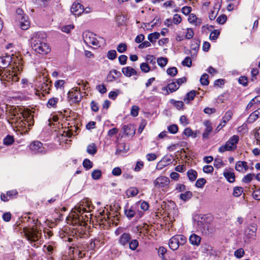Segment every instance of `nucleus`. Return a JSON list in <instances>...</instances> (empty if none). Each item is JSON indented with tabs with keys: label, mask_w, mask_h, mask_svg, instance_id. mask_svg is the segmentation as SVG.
Wrapping results in <instances>:
<instances>
[{
	"label": "nucleus",
	"mask_w": 260,
	"mask_h": 260,
	"mask_svg": "<svg viewBox=\"0 0 260 260\" xmlns=\"http://www.w3.org/2000/svg\"><path fill=\"white\" fill-rule=\"evenodd\" d=\"M117 50L119 53H123L127 50V46L125 43H120L117 47Z\"/></svg>",
	"instance_id": "603ef678"
},
{
	"label": "nucleus",
	"mask_w": 260,
	"mask_h": 260,
	"mask_svg": "<svg viewBox=\"0 0 260 260\" xmlns=\"http://www.w3.org/2000/svg\"><path fill=\"white\" fill-rule=\"evenodd\" d=\"M179 88V86L177 85L176 82L173 81L170 83H169L167 85V87L166 89L165 87H164L162 90H166L167 91L166 94H169V92L168 91V89L169 90L170 92H173L177 90Z\"/></svg>",
	"instance_id": "b1692460"
},
{
	"label": "nucleus",
	"mask_w": 260,
	"mask_h": 260,
	"mask_svg": "<svg viewBox=\"0 0 260 260\" xmlns=\"http://www.w3.org/2000/svg\"><path fill=\"white\" fill-rule=\"evenodd\" d=\"M68 98L73 101L74 103H79L81 101L82 97L79 95V92L70 91L68 93Z\"/></svg>",
	"instance_id": "dca6fc26"
},
{
	"label": "nucleus",
	"mask_w": 260,
	"mask_h": 260,
	"mask_svg": "<svg viewBox=\"0 0 260 260\" xmlns=\"http://www.w3.org/2000/svg\"><path fill=\"white\" fill-rule=\"evenodd\" d=\"M204 125L206 127L204 133L203 134V139H208L209 135L213 131V128L211 123L209 121H206L204 122Z\"/></svg>",
	"instance_id": "2eb2a0df"
},
{
	"label": "nucleus",
	"mask_w": 260,
	"mask_h": 260,
	"mask_svg": "<svg viewBox=\"0 0 260 260\" xmlns=\"http://www.w3.org/2000/svg\"><path fill=\"white\" fill-rule=\"evenodd\" d=\"M235 169L237 171L243 172L246 171L248 169L247 162L244 161H238L237 162Z\"/></svg>",
	"instance_id": "f3484780"
},
{
	"label": "nucleus",
	"mask_w": 260,
	"mask_h": 260,
	"mask_svg": "<svg viewBox=\"0 0 260 260\" xmlns=\"http://www.w3.org/2000/svg\"><path fill=\"white\" fill-rule=\"evenodd\" d=\"M183 134L186 136L187 137H190V136H192L193 137V138H196V134H194L193 135V131H192L191 129H190V128L188 127V128H186L184 132H183Z\"/></svg>",
	"instance_id": "6e6d98bb"
},
{
	"label": "nucleus",
	"mask_w": 260,
	"mask_h": 260,
	"mask_svg": "<svg viewBox=\"0 0 260 260\" xmlns=\"http://www.w3.org/2000/svg\"><path fill=\"white\" fill-rule=\"evenodd\" d=\"M124 213L126 216L129 219H132L137 213L140 217L143 213L139 211V204H135L132 206L129 209H125L124 210Z\"/></svg>",
	"instance_id": "0eeeda50"
},
{
	"label": "nucleus",
	"mask_w": 260,
	"mask_h": 260,
	"mask_svg": "<svg viewBox=\"0 0 260 260\" xmlns=\"http://www.w3.org/2000/svg\"><path fill=\"white\" fill-rule=\"evenodd\" d=\"M220 35V31L217 29H214L210 35L209 38L211 41H216Z\"/></svg>",
	"instance_id": "e433bc0d"
},
{
	"label": "nucleus",
	"mask_w": 260,
	"mask_h": 260,
	"mask_svg": "<svg viewBox=\"0 0 260 260\" xmlns=\"http://www.w3.org/2000/svg\"><path fill=\"white\" fill-rule=\"evenodd\" d=\"M127 60V57L125 55H121L118 57L119 63L121 65H124L126 64Z\"/></svg>",
	"instance_id": "69168bd1"
},
{
	"label": "nucleus",
	"mask_w": 260,
	"mask_h": 260,
	"mask_svg": "<svg viewBox=\"0 0 260 260\" xmlns=\"http://www.w3.org/2000/svg\"><path fill=\"white\" fill-rule=\"evenodd\" d=\"M136 204H139V207L143 211H146L149 208V204L146 202L143 201L142 202L137 203Z\"/></svg>",
	"instance_id": "052dcab7"
},
{
	"label": "nucleus",
	"mask_w": 260,
	"mask_h": 260,
	"mask_svg": "<svg viewBox=\"0 0 260 260\" xmlns=\"http://www.w3.org/2000/svg\"><path fill=\"white\" fill-rule=\"evenodd\" d=\"M171 104L173 105L178 110H182L183 109L184 104L182 101H176L174 99H171L170 101Z\"/></svg>",
	"instance_id": "c85d7f7f"
},
{
	"label": "nucleus",
	"mask_w": 260,
	"mask_h": 260,
	"mask_svg": "<svg viewBox=\"0 0 260 260\" xmlns=\"http://www.w3.org/2000/svg\"><path fill=\"white\" fill-rule=\"evenodd\" d=\"M74 212L75 214H73L72 216H69L67 217L68 223L73 225H80V220L78 215L79 213L77 212L76 210H75Z\"/></svg>",
	"instance_id": "9b49d317"
},
{
	"label": "nucleus",
	"mask_w": 260,
	"mask_h": 260,
	"mask_svg": "<svg viewBox=\"0 0 260 260\" xmlns=\"http://www.w3.org/2000/svg\"><path fill=\"white\" fill-rule=\"evenodd\" d=\"M14 142L13 136L11 135H7L3 140V144L5 145H12Z\"/></svg>",
	"instance_id": "2f4dec72"
},
{
	"label": "nucleus",
	"mask_w": 260,
	"mask_h": 260,
	"mask_svg": "<svg viewBox=\"0 0 260 260\" xmlns=\"http://www.w3.org/2000/svg\"><path fill=\"white\" fill-rule=\"evenodd\" d=\"M239 140V137L237 135L232 136L224 145L221 146L218 151L220 153H223L227 151H233L236 149L237 144Z\"/></svg>",
	"instance_id": "7ed1b4c3"
},
{
	"label": "nucleus",
	"mask_w": 260,
	"mask_h": 260,
	"mask_svg": "<svg viewBox=\"0 0 260 260\" xmlns=\"http://www.w3.org/2000/svg\"><path fill=\"white\" fill-rule=\"evenodd\" d=\"M122 73L126 77H131L137 75L136 71L131 67H126L122 69Z\"/></svg>",
	"instance_id": "6ab92c4d"
},
{
	"label": "nucleus",
	"mask_w": 260,
	"mask_h": 260,
	"mask_svg": "<svg viewBox=\"0 0 260 260\" xmlns=\"http://www.w3.org/2000/svg\"><path fill=\"white\" fill-rule=\"evenodd\" d=\"M87 152L92 155H94L97 152V147L94 143H91L87 147Z\"/></svg>",
	"instance_id": "bb28decb"
},
{
	"label": "nucleus",
	"mask_w": 260,
	"mask_h": 260,
	"mask_svg": "<svg viewBox=\"0 0 260 260\" xmlns=\"http://www.w3.org/2000/svg\"><path fill=\"white\" fill-rule=\"evenodd\" d=\"M32 49L41 55H46L51 51V48L47 43L46 35L44 32L33 33L30 39Z\"/></svg>",
	"instance_id": "f257e3e1"
},
{
	"label": "nucleus",
	"mask_w": 260,
	"mask_h": 260,
	"mask_svg": "<svg viewBox=\"0 0 260 260\" xmlns=\"http://www.w3.org/2000/svg\"><path fill=\"white\" fill-rule=\"evenodd\" d=\"M58 100H59L57 98H52L50 99L47 103V107L49 108H55Z\"/></svg>",
	"instance_id": "c756f323"
},
{
	"label": "nucleus",
	"mask_w": 260,
	"mask_h": 260,
	"mask_svg": "<svg viewBox=\"0 0 260 260\" xmlns=\"http://www.w3.org/2000/svg\"><path fill=\"white\" fill-rule=\"evenodd\" d=\"M158 253L160 257L162 258H166L165 254L167 253V249L164 247H160L158 250Z\"/></svg>",
	"instance_id": "13d9d810"
},
{
	"label": "nucleus",
	"mask_w": 260,
	"mask_h": 260,
	"mask_svg": "<svg viewBox=\"0 0 260 260\" xmlns=\"http://www.w3.org/2000/svg\"><path fill=\"white\" fill-rule=\"evenodd\" d=\"M260 116V108L252 113L248 118L249 123H253Z\"/></svg>",
	"instance_id": "5701e85b"
},
{
	"label": "nucleus",
	"mask_w": 260,
	"mask_h": 260,
	"mask_svg": "<svg viewBox=\"0 0 260 260\" xmlns=\"http://www.w3.org/2000/svg\"><path fill=\"white\" fill-rule=\"evenodd\" d=\"M30 149L35 153L44 154L46 150L43 147V144L40 141H34L30 145Z\"/></svg>",
	"instance_id": "1a4fd4ad"
},
{
	"label": "nucleus",
	"mask_w": 260,
	"mask_h": 260,
	"mask_svg": "<svg viewBox=\"0 0 260 260\" xmlns=\"http://www.w3.org/2000/svg\"><path fill=\"white\" fill-rule=\"evenodd\" d=\"M93 209L92 206L87 199H84L80 201L78 205L76 206L74 210L80 214L85 212H89Z\"/></svg>",
	"instance_id": "39448f33"
},
{
	"label": "nucleus",
	"mask_w": 260,
	"mask_h": 260,
	"mask_svg": "<svg viewBox=\"0 0 260 260\" xmlns=\"http://www.w3.org/2000/svg\"><path fill=\"white\" fill-rule=\"evenodd\" d=\"M84 11L83 6L80 3H74L73 4L71 11L74 15L79 16L81 15Z\"/></svg>",
	"instance_id": "9d476101"
},
{
	"label": "nucleus",
	"mask_w": 260,
	"mask_h": 260,
	"mask_svg": "<svg viewBox=\"0 0 260 260\" xmlns=\"http://www.w3.org/2000/svg\"><path fill=\"white\" fill-rule=\"evenodd\" d=\"M189 240L191 244L196 246H199L200 244L201 238L197 235L193 234L190 235Z\"/></svg>",
	"instance_id": "4be33fe9"
},
{
	"label": "nucleus",
	"mask_w": 260,
	"mask_h": 260,
	"mask_svg": "<svg viewBox=\"0 0 260 260\" xmlns=\"http://www.w3.org/2000/svg\"><path fill=\"white\" fill-rule=\"evenodd\" d=\"M129 248L132 250H135L137 249L139 245V242L137 240L134 239L130 240L128 242Z\"/></svg>",
	"instance_id": "c9c22d12"
},
{
	"label": "nucleus",
	"mask_w": 260,
	"mask_h": 260,
	"mask_svg": "<svg viewBox=\"0 0 260 260\" xmlns=\"http://www.w3.org/2000/svg\"><path fill=\"white\" fill-rule=\"evenodd\" d=\"M160 37V34L158 32H154L153 33H151L148 36V40L151 42L153 43L155 42L156 40H157Z\"/></svg>",
	"instance_id": "7c9ffc66"
},
{
	"label": "nucleus",
	"mask_w": 260,
	"mask_h": 260,
	"mask_svg": "<svg viewBox=\"0 0 260 260\" xmlns=\"http://www.w3.org/2000/svg\"><path fill=\"white\" fill-rule=\"evenodd\" d=\"M245 254V251L243 248H239L234 252V255L238 258H241Z\"/></svg>",
	"instance_id": "3c124183"
},
{
	"label": "nucleus",
	"mask_w": 260,
	"mask_h": 260,
	"mask_svg": "<svg viewBox=\"0 0 260 260\" xmlns=\"http://www.w3.org/2000/svg\"><path fill=\"white\" fill-rule=\"evenodd\" d=\"M206 183V180L204 178L198 179L196 183V186L198 188H202Z\"/></svg>",
	"instance_id": "09e8293b"
},
{
	"label": "nucleus",
	"mask_w": 260,
	"mask_h": 260,
	"mask_svg": "<svg viewBox=\"0 0 260 260\" xmlns=\"http://www.w3.org/2000/svg\"><path fill=\"white\" fill-rule=\"evenodd\" d=\"M168 129L170 133L175 134L177 133L178 131V127L176 124H171L168 126Z\"/></svg>",
	"instance_id": "5fc2aeb1"
},
{
	"label": "nucleus",
	"mask_w": 260,
	"mask_h": 260,
	"mask_svg": "<svg viewBox=\"0 0 260 260\" xmlns=\"http://www.w3.org/2000/svg\"><path fill=\"white\" fill-rule=\"evenodd\" d=\"M131 235L129 233H122L119 238L118 243L120 245L123 246H126L131 240Z\"/></svg>",
	"instance_id": "f8f14e48"
},
{
	"label": "nucleus",
	"mask_w": 260,
	"mask_h": 260,
	"mask_svg": "<svg viewBox=\"0 0 260 260\" xmlns=\"http://www.w3.org/2000/svg\"><path fill=\"white\" fill-rule=\"evenodd\" d=\"M187 175L190 181H194L197 178L198 173L196 171L190 169L187 172Z\"/></svg>",
	"instance_id": "a878e982"
},
{
	"label": "nucleus",
	"mask_w": 260,
	"mask_h": 260,
	"mask_svg": "<svg viewBox=\"0 0 260 260\" xmlns=\"http://www.w3.org/2000/svg\"><path fill=\"white\" fill-rule=\"evenodd\" d=\"M256 231L257 225L253 223L247 226L245 230L244 234L248 239H254L256 237Z\"/></svg>",
	"instance_id": "6e6552de"
},
{
	"label": "nucleus",
	"mask_w": 260,
	"mask_h": 260,
	"mask_svg": "<svg viewBox=\"0 0 260 260\" xmlns=\"http://www.w3.org/2000/svg\"><path fill=\"white\" fill-rule=\"evenodd\" d=\"M127 192L128 194L134 197L138 193V190L136 188L132 187L127 190Z\"/></svg>",
	"instance_id": "680f3d73"
},
{
	"label": "nucleus",
	"mask_w": 260,
	"mask_h": 260,
	"mask_svg": "<svg viewBox=\"0 0 260 260\" xmlns=\"http://www.w3.org/2000/svg\"><path fill=\"white\" fill-rule=\"evenodd\" d=\"M139 108L137 106H133L131 109V114L134 116L136 117L138 115Z\"/></svg>",
	"instance_id": "0e129e2a"
},
{
	"label": "nucleus",
	"mask_w": 260,
	"mask_h": 260,
	"mask_svg": "<svg viewBox=\"0 0 260 260\" xmlns=\"http://www.w3.org/2000/svg\"><path fill=\"white\" fill-rule=\"evenodd\" d=\"M25 116L22 108L15 107L9 112L8 121L12 124H14L16 127L22 126L23 124L22 118H25Z\"/></svg>",
	"instance_id": "f03ea898"
},
{
	"label": "nucleus",
	"mask_w": 260,
	"mask_h": 260,
	"mask_svg": "<svg viewBox=\"0 0 260 260\" xmlns=\"http://www.w3.org/2000/svg\"><path fill=\"white\" fill-rule=\"evenodd\" d=\"M120 93V91L119 89L116 91H110L109 93V98L111 100H115Z\"/></svg>",
	"instance_id": "49530a36"
},
{
	"label": "nucleus",
	"mask_w": 260,
	"mask_h": 260,
	"mask_svg": "<svg viewBox=\"0 0 260 260\" xmlns=\"http://www.w3.org/2000/svg\"><path fill=\"white\" fill-rule=\"evenodd\" d=\"M146 60L148 63H149L152 64H155V58L153 55H148L146 56Z\"/></svg>",
	"instance_id": "774afa93"
},
{
	"label": "nucleus",
	"mask_w": 260,
	"mask_h": 260,
	"mask_svg": "<svg viewBox=\"0 0 260 260\" xmlns=\"http://www.w3.org/2000/svg\"><path fill=\"white\" fill-rule=\"evenodd\" d=\"M175 236L177 239H178L179 245H183L186 242L187 239L185 236L180 235H176Z\"/></svg>",
	"instance_id": "de8ad7c7"
},
{
	"label": "nucleus",
	"mask_w": 260,
	"mask_h": 260,
	"mask_svg": "<svg viewBox=\"0 0 260 260\" xmlns=\"http://www.w3.org/2000/svg\"><path fill=\"white\" fill-rule=\"evenodd\" d=\"M158 64L161 67H164L168 63V59L166 57H160L157 59Z\"/></svg>",
	"instance_id": "58836bf2"
},
{
	"label": "nucleus",
	"mask_w": 260,
	"mask_h": 260,
	"mask_svg": "<svg viewBox=\"0 0 260 260\" xmlns=\"http://www.w3.org/2000/svg\"><path fill=\"white\" fill-rule=\"evenodd\" d=\"M243 188L241 187H235L234 188L233 194L235 197H239L243 192Z\"/></svg>",
	"instance_id": "37998d69"
},
{
	"label": "nucleus",
	"mask_w": 260,
	"mask_h": 260,
	"mask_svg": "<svg viewBox=\"0 0 260 260\" xmlns=\"http://www.w3.org/2000/svg\"><path fill=\"white\" fill-rule=\"evenodd\" d=\"M102 176V172L99 169L94 170L91 173L92 178L94 180L99 179Z\"/></svg>",
	"instance_id": "4c0bfd02"
},
{
	"label": "nucleus",
	"mask_w": 260,
	"mask_h": 260,
	"mask_svg": "<svg viewBox=\"0 0 260 260\" xmlns=\"http://www.w3.org/2000/svg\"><path fill=\"white\" fill-rule=\"evenodd\" d=\"M126 145L124 143H120L117 146V148L116 149V151L115 152L116 154H119L121 152H126L127 151V149L125 148Z\"/></svg>",
	"instance_id": "72a5a7b5"
},
{
	"label": "nucleus",
	"mask_w": 260,
	"mask_h": 260,
	"mask_svg": "<svg viewBox=\"0 0 260 260\" xmlns=\"http://www.w3.org/2000/svg\"><path fill=\"white\" fill-rule=\"evenodd\" d=\"M192 196V193L190 191H186L185 193H181L180 195V198L184 201H186L190 199Z\"/></svg>",
	"instance_id": "473e14b6"
},
{
	"label": "nucleus",
	"mask_w": 260,
	"mask_h": 260,
	"mask_svg": "<svg viewBox=\"0 0 260 260\" xmlns=\"http://www.w3.org/2000/svg\"><path fill=\"white\" fill-rule=\"evenodd\" d=\"M24 233L28 241L34 242L38 241L41 236V231L34 228L24 230Z\"/></svg>",
	"instance_id": "20e7f679"
},
{
	"label": "nucleus",
	"mask_w": 260,
	"mask_h": 260,
	"mask_svg": "<svg viewBox=\"0 0 260 260\" xmlns=\"http://www.w3.org/2000/svg\"><path fill=\"white\" fill-rule=\"evenodd\" d=\"M172 156L166 155L158 162L156 168L158 169H162L171 162Z\"/></svg>",
	"instance_id": "ddd939ff"
},
{
	"label": "nucleus",
	"mask_w": 260,
	"mask_h": 260,
	"mask_svg": "<svg viewBox=\"0 0 260 260\" xmlns=\"http://www.w3.org/2000/svg\"><path fill=\"white\" fill-rule=\"evenodd\" d=\"M123 133L127 136H133L135 135L136 129L133 124H129L123 125L122 127Z\"/></svg>",
	"instance_id": "4468645a"
},
{
	"label": "nucleus",
	"mask_w": 260,
	"mask_h": 260,
	"mask_svg": "<svg viewBox=\"0 0 260 260\" xmlns=\"http://www.w3.org/2000/svg\"><path fill=\"white\" fill-rule=\"evenodd\" d=\"M223 176L230 183H233L235 181V174L232 171L226 170L223 173Z\"/></svg>",
	"instance_id": "412c9836"
},
{
	"label": "nucleus",
	"mask_w": 260,
	"mask_h": 260,
	"mask_svg": "<svg viewBox=\"0 0 260 260\" xmlns=\"http://www.w3.org/2000/svg\"><path fill=\"white\" fill-rule=\"evenodd\" d=\"M200 82L203 85H208L209 84L208 75L207 74L205 73L202 75L200 78Z\"/></svg>",
	"instance_id": "ea45409f"
},
{
	"label": "nucleus",
	"mask_w": 260,
	"mask_h": 260,
	"mask_svg": "<svg viewBox=\"0 0 260 260\" xmlns=\"http://www.w3.org/2000/svg\"><path fill=\"white\" fill-rule=\"evenodd\" d=\"M167 73L170 76L174 77L177 75L178 70L176 67H172L167 69Z\"/></svg>",
	"instance_id": "c03bdc74"
},
{
	"label": "nucleus",
	"mask_w": 260,
	"mask_h": 260,
	"mask_svg": "<svg viewBox=\"0 0 260 260\" xmlns=\"http://www.w3.org/2000/svg\"><path fill=\"white\" fill-rule=\"evenodd\" d=\"M232 115L233 113L231 110H229L225 113L224 116L222 118V121L221 122L222 124V126H224L226 122L231 119Z\"/></svg>",
	"instance_id": "cd10ccee"
},
{
	"label": "nucleus",
	"mask_w": 260,
	"mask_h": 260,
	"mask_svg": "<svg viewBox=\"0 0 260 260\" xmlns=\"http://www.w3.org/2000/svg\"><path fill=\"white\" fill-rule=\"evenodd\" d=\"M83 167L86 169H91L93 166V163L88 159L86 158L83 162Z\"/></svg>",
	"instance_id": "8fccbe9b"
},
{
	"label": "nucleus",
	"mask_w": 260,
	"mask_h": 260,
	"mask_svg": "<svg viewBox=\"0 0 260 260\" xmlns=\"http://www.w3.org/2000/svg\"><path fill=\"white\" fill-rule=\"evenodd\" d=\"M254 176L255 175L254 174H248L243 177L242 181L245 183H249L251 181Z\"/></svg>",
	"instance_id": "a19ab883"
},
{
	"label": "nucleus",
	"mask_w": 260,
	"mask_h": 260,
	"mask_svg": "<svg viewBox=\"0 0 260 260\" xmlns=\"http://www.w3.org/2000/svg\"><path fill=\"white\" fill-rule=\"evenodd\" d=\"M140 69L144 73H148L150 70V67L147 63L143 62L140 64Z\"/></svg>",
	"instance_id": "79ce46f5"
},
{
	"label": "nucleus",
	"mask_w": 260,
	"mask_h": 260,
	"mask_svg": "<svg viewBox=\"0 0 260 260\" xmlns=\"http://www.w3.org/2000/svg\"><path fill=\"white\" fill-rule=\"evenodd\" d=\"M172 20L174 24H178L181 22L182 18L180 15L176 14L174 15Z\"/></svg>",
	"instance_id": "bf43d9fd"
},
{
	"label": "nucleus",
	"mask_w": 260,
	"mask_h": 260,
	"mask_svg": "<svg viewBox=\"0 0 260 260\" xmlns=\"http://www.w3.org/2000/svg\"><path fill=\"white\" fill-rule=\"evenodd\" d=\"M21 17L22 20L23 19H25V18L23 16H21ZM20 27L23 30H26L29 27V22L26 20H24V21H21L20 22Z\"/></svg>",
	"instance_id": "f704fd0d"
},
{
	"label": "nucleus",
	"mask_w": 260,
	"mask_h": 260,
	"mask_svg": "<svg viewBox=\"0 0 260 260\" xmlns=\"http://www.w3.org/2000/svg\"><path fill=\"white\" fill-rule=\"evenodd\" d=\"M170 182L168 177L160 176L154 181L153 184L155 188L164 191L166 188L168 187Z\"/></svg>",
	"instance_id": "423d86ee"
},
{
	"label": "nucleus",
	"mask_w": 260,
	"mask_h": 260,
	"mask_svg": "<svg viewBox=\"0 0 260 260\" xmlns=\"http://www.w3.org/2000/svg\"><path fill=\"white\" fill-rule=\"evenodd\" d=\"M178 239H177V238L175 236L172 237L169 240V245L170 248L173 250H177L179 246L178 243Z\"/></svg>",
	"instance_id": "aec40b11"
},
{
	"label": "nucleus",
	"mask_w": 260,
	"mask_h": 260,
	"mask_svg": "<svg viewBox=\"0 0 260 260\" xmlns=\"http://www.w3.org/2000/svg\"><path fill=\"white\" fill-rule=\"evenodd\" d=\"M227 17L225 15H221L218 16L216 19L217 22L219 24H223L226 20Z\"/></svg>",
	"instance_id": "338daca9"
},
{
	"label": "nucleus",
	"mask_w": 260,
	"mask_h": 260,
	"mask_svg": "<svg viewBox=\"0 0 260 260\" xmlns=\"http://www.w3.org/2000/svg\"><path fill=\"white\" fill-rule=\"evenodd\" d=\"M196 95V91L195 90H191L188 92L183 100L186 104H189L190 101H192Z\"/></svg>",
	"instance_id": "393cba45"
},
{
	"label": "nucleus",
	"mask_w": 260,
	"mask_h": 260,
	"mask_svg": "<svg viewBox=\"0 0 260 260\" xmlns=\"http://www.w3.org/2000/svg\"><path fill=\"white\" fill-rule=\"evenodd\" d=\"M182 64L183 66H186L190 67L192 64V61L189 57H186L185 59L182 61Z\"/></svg>",
	"instance_id": "4d7b16f0"
},
{
	"label": "nucleus",
	"mask_w": 260,
	"mask_h": 260,
	"mask_svg": "<svg viewBox=\"0 0 260 260\" xmlns=\"http://www.w3.org/2000/svg\"><path fill=\"white\" fill-rule=\"evenodd\" d=\"M40 89L42 90L43 92H44L46 93H48L50 89V85L48 83L43 82L41 84Z\"/></svg>",
	"instance_id": "864d4df0"
},
{
	"label": "nucleus",
	"mask_w": 260,
	"mask_h": 260,
	"mask_svg": "<svg viewBox=\"0 0 260 260\" xmlns=\"http://www.w3.org/2000/svg\"><path fill=\"white\" fill-rule=\"evenodd\" d=\"M96 89L102 94H104L107 92V88L104 84L97 85Z\"/></svg>",
	"instance_id": "e2e57ef3"
},
{
	"label": "nucleus",
	"mask_w": 260,
	"mask_h": 260,
	"mask_svg": "<svg viewBox=\"0 0 260 260\" xmlns=\"http://www.w3.org/2000/svg\"><path fill=\"white\" fill-rule=\"evenodd\" d=\"M107 56L110 60H114L116 58L117 53L114 50H111L108 52Z\"/></svg>",
	"instance_id": "a18cd8bd"
},
{
	"label": "nucleus",
	"mask_w": 260,
	"mask_h": 260,
	"mask_svg": "<svg viewBox=\"0 0 260 260\" xmlns=\"http://www.w3.org/2000/svg\"><path fill=\"white\" fill-rule=\"evenodd\" d=\"M121 74L120 72L113 70L111 71L108 75L107 79L109 81L112 82L121 76Z\"/></svg>",
	"instance_id": "a211bd4d"
}]
</instances>
